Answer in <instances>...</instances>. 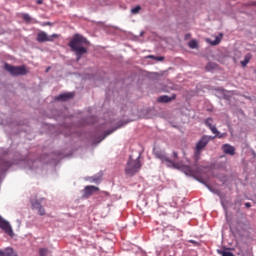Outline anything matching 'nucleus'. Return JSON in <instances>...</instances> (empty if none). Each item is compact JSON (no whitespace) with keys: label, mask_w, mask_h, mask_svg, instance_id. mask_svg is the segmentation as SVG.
<instances>
[{"label":"nucleus","mask_w":256,"mask_h":256,"mask_svg":"<svg viewBox=\"0 0 256 256\" xmlns=\"http://www.w3.org/2000/svg\"><path fill=\"white\" fill-rule=\"evenodd\" d=\"M84 45H89V40L81 34H75L68 43V47L76 55V61H79L87 53V48Z\"/></svg>","instance_id":"obj_1"},{"label":"nucleus","mask_w":256,"mask_h":256,"mask_svg":"<svg viewBox=\"0 0 256 256\" xmlns=\"http://www.w3.org/2000/svg\"><path fill=\"white\" fill-rule=\"evenodd\" d=\"M141 156H138L137 159L133 160V157L130 156L129 160L126 164V168H125V174L128 177H133L134 175H137V173H139V171H141Z\"/></svg>","instance_id":"obj_2"},{"label":"nucleus","mask_w":256,"mask_h":256,"mask_svg":"<svg viewBox=\"0 0 256 256\" xmlns=\"http://www.w3.org/2000/svg\"><path fill=\"white\" fill-rule=\"evenodd\" d=\"M156 159H160L162 163H165L167 167H172V169H179V163H176L175 160H170L167 154L164 151L156 150L154 152Z\"/></svg>","instance_id":"obj_3"},{"label":"nucleus","mask_w":256,"mask_h":256,"mask_svg":"<svg viewBox=\"0 0 256 256\" xmlns=\"http://www.w3.org/2000/svg\"><path fill=\"white\" fill-rule=\"evenodd\" d=\"M211 139H215V137H211V136H203L196 144L195 147V157H196V161H199V157H201V152L205 149V147H207L209 141H211Z\"/></svg>","instance_id":"obj_4"},{"label":"nucleus","mask_w":256,"mask_h":256,"mask_svg":"<svg viewBox=\"0 0 256 256\" xmlns=\"http://www.w3.org/2000/svg\"><path fill=\"white\" fill-rule=\"evenodd\" d=\"M4 69L10 73V75H27V68L25 66H13L11 64L5 63Z\"/></svg>","instance_id":"obj_5"},{"label":"nucleus","mask_w":256,"mask_h":256,"mask_svg":"<svg viewBox=\"0 0 256 256\" xmlns=\"http://www.w3.org/2000/svg\"><path fill=\"white\" fill-rule=\"evenodd\" d=\"M55 39H59V34H52L51 36L47 35V32L41 31L37 35L38 43H45V42H53Z\"/></svg>","instance_id":"obj_6"},{"label":"nucleus","mask_w":256,"mask_h":256,"mask_svg":"<svg viewBox=\"0 0 256 256\" xmlns=\"http://www.w3.org/2000/svg\"><path fill=\"white\" fill-rule=\"evenodd\" d=\"M0 229H2V231L5 232L6 235L13 237V228L11 227V224H9V222H7V220L3 219L1 216H0Z\"/></svg>","instance_id":"obj_7"},{"label":"nucleus","mask_w":256,"mask_h":256,"mask_svg":"<svg viewBox=\"0 0 256 256\" xmlns=\"http://www.w3.org/2000/svg\"><path fill=\"white\" fill-rule=\"evenodd\" d=\"M205 125L209 127L214 135H216L214 137H218V139H223V134H221L219 130H217V127L213 126V118H207L205 120Z\"/></svg>","instance_id":"obj_8"},{"label":"nucleus","mask_w":256,"mask_h":256,"mask_svg":"<svg viewBox=\"0 0 256 256\" xmlns=\"http://www.w3.org/2000/svg\"><path fill=\"white\" fill-rule=\"evenodd\" d=\"M195 168H197V164L193 166H184L183 171L185 175H189V177H194V175H197V170H195Z\"/></svg>","instance_id":"obj_9"},{"label":"nucleus","mask_w":256,"mask_h":256,"mask_svg":"<svg viewBox=\"0 0 256 256\" xmlns=\"http://www.w3.org/2000/svg\"><path fill=\"white\" fill-rule=\"evenodd\" d=\"M75 97V93L70 92V93H64L60 94L56 97V101H67L69 99H73Z\"/></svg>","instance_id":"obj_10"},{"label":"nucleus","mask_w":256,"mask_h":256,"mask_svg":"<svg viewBox=\"0 0 256 256\" xmlns=\"http://www.w3.org/2000/svg\"><path fill=\"white\" fill-rule=\"evenodd\" d=\"M222 151L226 155H235V147H233L231 144H224L222 146Z\"/></svg>","instance_id":"obj_11"},{"label":"nucleus","mask_w":256,"mask_h":256,"mask_svg":"<svg viewBox=\"0 0 256 256\" xmlns=\"http://www.w3.org/2000/svg\"><path fill=\"white\" fill-rule=\"evenodd\" d=\"M96 191H99V187L97 186H86L84 189L86 197H91V195H93V193H95Z\"/></svg>","instance_id":"obj_12"},{"label":"nucleus","mask_w":256,"mask_h":256,"mask_svg":"<svg viewBox=\"0 0 256 256\" xmlns=\"http://www.w3.org/2000/svg\"><path fill=\"white\" fill-rule=\"evenodd\" d=\"M32 209H37L39 215L41 216L45 215V208H43V206H41V203H39L38 201L32 202Z\"/></svg>","instance_id":"obj_13"},{"label":"nucleus","mask_w":256,"mask_h":256,"mask_svg":"<svg viewBox=\"0 0 256 256\" xmlns=\"http://www.w3.org/2000/svg\"><path fill=\"white\" fill-rule=\"evenodd\" d=\"M176 99V96L175 95H173L172 97H169V96H167V95H164V96H160L159 98H158V102L159 103H169L170 101H173V100H175Z\"/></svg>","instance_id":"obj_14"},{"label":"nucleus","mask_w":256,"mask_h":256,"mask_svg":"<svg viewBox=\"0 0 256 256\" xmlns=\"http://www.w3.org/2000/svg\"><path fill=\"white\" fill-rule=\"evenodd\" d=\"M251 59H253V54H251V53L246 54L245 57H244V60H242L240 62L241 66L242 67H247V65H249V61H251Z\"/></svg>","instance_id":"obj_15"},{"label":"nucleus","mask_w":256,"mask_h":256,"mask_svg":"<svg viewBox=\"0 0 256 256\" xmlns=\"http://www.w3.org/2000/svg\"><path fill=\"white\" fill-rule=\"evenodd\" d=\"M4 255L5 256H17L15 250H13V248H6L4 250Z\"/></svg>","instance_id":"obj_16"},{"label":"nucleus","mask_w":256,"mask_h":256,"mask_svg":"<svg viewBox=\"0 0 256 256\" xmlns=\"http://www.w3.org/2000/svg\"><path fill=\"white\" fill-rule=\"evenodd\" d=\"M214 69H217V64L213 62H209L206 65V71H214Z\"/></svg>","instance_id":"obj_17"},{"label":"nucleus","mask_w":256,"mask_h":256,"mask_svg":"<svg viewBox=\"0 0 256 256\" xmlns=\"http://www.w3.org/2000/svg\"><path fill=\"white\" fill-rule=\"evenodd\" d=\"M223 38V34H220V36H216L215 40L210 42L212 45H219L221 43V39Z\"/></svg>","instance_id":"obj_18"},{"label":"nucleus","mask_w":256,"mask_h":256,"mask_svg":"<svg viewBox=\"0 0 256 256\" xmlns=\"http://www.w3.org/2000/svg\"><path fill=\"white\" fill-rule=\"evenodd\" d=\"M188 47H190V49H197V47H199V44L196 42V40H191L188 43Z\"/></svg>","instance_id":"obj_19"},{"label":"nucleus","mask_w":256,"mask_h":256,"mask_svg":"<svg viewBox=\"0 0 256 256\" xmlns=\"http://www.w3.org/2000/svg\"><path fill=\"white\" fill-rule=\"evenodd\" d=\"M218 253L222 256H235L233 252L227 250H219Z\"/></svg>","instance_id":"obj_20"},{"label":"nucleus","mask_w":256,"mask_h":256,"mask_svg":"<svg viewBox=\"0 0 256 256\" xmlns=\"http://www.w3.org/2000/svg\"><path fill=\"white\" fill-rule=\"evenodd\" d=\"M49 254V249L47 248H40L39 249V255L40 256H47Z\"/></svg>","instance_id":"obj_21"},{"label":"nucleus","mask_w":256,"mask_h":256,"mask_svg":"<svg viewBox=\"0 0 256 256\" xmlns=\"http://www.w3.org/2000/svg\"><path fill=\"white\" fill-rule=\"evenodd\" d=\"M139 11H141V6H136L131 9L132 15H137L139 13Z\"/></svg>","instance_id":"obj_22"},{"label":"nucleus","mask_w":256,"mask_h":256,"mask_svg":"<svg viewBox=\"0 0 256 256\" xmlns=\"http://www.w3.org/2000/svg\"><path fill=\"white\" fill-rule=\"evenodd\" d=\"M22 19L26 21V23H29L31 21V16H29L27 13H24L22 14Z\"/></svg>","instance_id":"obj_23"},{"label":"nucleus","mask_w":256,"mask_h":256,"mask_svg":"<svg viewBox=\"0 0 256 256\" xmlns=\"http://www.w3.org/2000/svg\"><path fill=\"white\" fill-rule=\"evenodd\" d=\"M184 39H191V33L185 34Z\"/></svg>","instance_id":"obj_24"},{"label":"nucleus","mask_w":256,"mask_h":256,"mask_svg":"<svg viewBox=\"0 0 256 256\" xmlns=\"http://www.w3.org/2000/svg\"><path fill=\"white\" fill-rule=\"evenodd\" d=\"M173 157H174V161H175V159H178L179 154H177V152H173Z\"/></svg>","instance_id":"obj_25"},{"label":"nucleus","mask_w":256,"mask_h":256,"mask_svg":"<svg viewBox=\"0 0 256 256\" xmlns=\"http://www.w3.org/2000/svg\"><path fill=\"white\" fill-rule=\"evenodd\" d=\"M36 3L37 5H43V0H37Z\"/></svg>","instance_id":"obj_26"},{"label":"nucleus","mask_w":256,"mask_h":256,"mask_svg":"<svg viewBox=\"0 0 256 256\" xmlns=\"http://www.w3.org/2000/svg\"><path fill=\"white\" fill-rule=\"evenodd\" d=\"M165 58L164 57H156L157 61H163Z\"/></svg>","instance_id":"obj_27"},{"label":"nucleus","mask_w":256,"mask_h":256,"mask_svg":"<svg viewBox=\"0 0 256 256\" xmlns=\"http://www.w3.org/2000/svg\"><path fill=\"white\" fill-rule=\"evenodd\" d=\"M0 256H5V250H0Z\"/></svg>","instance_id":"obj_28"},{"label":"nucleus","mask_w":256,"mask_h":256,"mask_svg":"<svg viewBox=\"0 0 256 256\" xmlns=\"http://www.w3.org/2000/svg\"><path fill=\"white\" fill-rule=\"evenodd\" d=\"M245 207H247L249 209V207H251V203H249V202L245 203Z\"/></svg>","instance_id":"obj_29"},{"label":"nucleus","mask_w":256,"mask_h":256,"mask_svg":"<svg viewBox=\"0 0 256 256\" xmlns=\"http://www.w3.org/2000/svg\"><path fill=\"white\" fill-rule=\"evenodd\" d=\"M149 59H155V56L150 55V56H149Z\"/></svg>","instance_id":"obj_30"},{"label":"nucleus","mask_w":256,"mask_h":256,"mask_svg":"<svg viewBox=\"0 0 256 256\" xmlns=\"http://www.w3.org/2000/svg\"><path fill=\"white\" fill-rule=\"evenodd\" d=\"M113 132V130L112 131H110V132H108L106 135H111V133Z\"/></svg>","instance_id":"obj_31"},{"label":"nucleus","mask_w":256,"mask_h":256,"mask_svg":"<svg viewBox=\"0 0 256 256\" xmlns=\"http://www.w3.org/2000/svg\"><path fill=\"white\" fill-rule=\"evenodd\" d=\"M252 5H255L256 6V1L252 3Z\"/></svg>","instance_id":"obj_32"},{"label":"nucleus","mask_w":256,"mask_h":256,"mask_svg":"<svg viewBox=\"0 0 256 256\" xmlns=\"http://www.w3.org/2000/svg\"><path fill=\"white\" fill-rule=\"evenodd\" d=\"M46 71H49V68Z\"/></svg>","instance_id":"obj_33"}]
</instances>
